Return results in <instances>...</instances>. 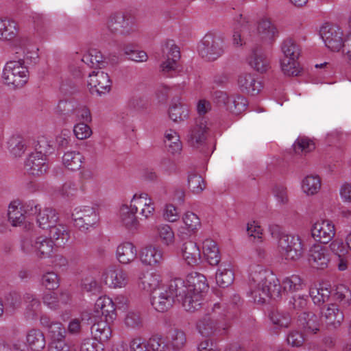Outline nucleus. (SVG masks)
I'll return each mask as SVG.
<instances>
[{
    "label": "nucleus",
    "mask_w": 351,
    "mask_h": 351,
    "mask_svg": "<svg viewBox=\"0 0 351 351\" xmlns=\"http://www.w3.org/2000/svg\"><path fill=\"white\" fill-rule=\"evenodd\" d=\"M220 304L216 303L213 307V315H205L196 323L199 332L204 337L221 336L227 335L230 327L229 323L221 322L217 316V309H220Z\"/></svg>",
    "instance_id": "obj_1"
},
{
    "label": "nucleus",
    "mask_w": 351,
    "mask_h": 351,
    "mask_svg": "<svg viewBox=\"0 0 351 351\" xmlns=\"http://www.w3.org/2000/svg\"><path fill=\"white\" fill-rule=\"evenodd\" d=\"M284 58L280 60L282 71L288 76H297L300 73L299 63L297 61L300 56V47L291 38L285 39L281 45Z\"/></svg>",
    "instance_id": "obj_2"
},
{
    "label": "nucleus",
    "mask_w": 351,
    "mask_h": 351,
    "mask_svg": "<svg viewBox=\"0 0 351 351\" xmlns=\"http://www.w3.org/2000/svg\"><path fill=\"white\" fill-rule=\"evenodd\" d=\"M3 78L8 85H12L14 88L23 87L28 80V70L24 66V60L19 59L6 63Z\"/></svg>",
    "instance_id": "obj_3"
},
{
    "label": "nucleus",
    "mask_w": 351,
    "mask_h": 351,
    "mask_svg": "<svg viewBox=\"0 0 351 351\" xmlns=\"http://www.w3.org/2000/svg\"><path fill=\"white\" fill-rule=\"evenodd\" d=\"M278 247L286 260L296 261L304 252V245L300 237L294 234H281L278 239Z\"/></svg>",
    "instance_id": "obj_4"
},
{
    "label": "nucleus",
    "mask_w": 351,
    "mask_h": 351,
    "mask_svg": "<svg viewBox=\"0 0 351 351\" xmlns=\"http://www.w3.org/2000/svg\"><path fill=\"white\" fill-rule=\"evenodd\" d=\"M223 38L219 35L208 32L202 40L199 53L203 58L209 61H214L224 52Z\"/></svg>",
    "instance_id": "obj_5"
},
{
    "label": "nucleus",
    "mask_w": 351,
    "mask_h": 351,
    "mask_svg": "<svg viewBox=\"0 0 351 351\" xmlns=\"http://www.w3.org/2000/svg\"><path fill=\"white\" fill-rule=\"evenodd\" d=\"M107 27L112 34L127 36L134 31V19L125 13H114L110 16Z\"/></svg>",
    "instance_id": "obj_6"
},
{
    "label": "nucleus",
    "mask_w": 351,
    "mask_h": 351,
    "mask_svg": "<svg viewBox=\"0 0 351 351\" xmlns=\"http://www.w3.org/2000/svg\"><path fill=\"white\" fill-rule=\"evenodd\" d=\"M319 34L325 45L331 51H339L343 48V32L339 27L325 24L321 27Z\"/></svg>",
    "instance_id": "obj_7"
},
{
    "label": "nucleus",
    "mask_w": 351,
    "mask_h": 351,
    "mask_svg": "<svg viewBox=\"0 0 351 351\" xmlns=\"http://www.w3.org/2000/svg\"><path fill=\"white\" fill-rule=\"evenodd\" d=\"M88 86L91 94L101 95L110 92L112 82L107 73L102 71H93L88 75Z\"/></svg>",
    "instance_id": "obj_8"
},
{
    "label": "nucleus",
    "mask_w": 351,
    "mask_h": 351,
    "mask_svg": "<svg viewBox=\"0 0 351 351\" xmlns=\"http://www.w3.org/2000/svg\"><path fill=\"white\" fill-rule=\"evenodd\" d=\"M74 226L81 231L93 227L98 221V215L93 207L85 206L72 214Z\"/></svg>",
    "instance_id": "obj_9"
},
{
    "label": "nucleus",
    "mask_w": 351,
    "mask_h": 351,
    "mask_svg": "<svg viewBox=\"0 0 351 351\" xmlns=\"http://www.w3.org/2000/svg\"><path fill=\"white\" fill-rule=\"evenodd\" d=\"M311 235L314 239L320 243H328L335 237V226L328 220H322L315 222L311 229Z\"/></svg>",
    "instance_id": "obj_10"
},
{
    "label": "nucleus",
    "mask_w": 351,
    "mask_h": 351,
    "mask_svg": "<svg viewBox=\"0 0 351 351\" xmlns=\"http://www.w3.org/2000/svg\"><path fill=\"white\" fill-rule=\"evenodd\" d=\"M330 260V254L326 247L320 245H314L310 248L308 261L311 267L324 269L328 267Z\"/></svg>",
    "instance_id": "obj_11"
},
{
    "label": "nucleus",
    "mask_w": 351,
    "mask_h": 351,
    "mask_svg": "<svg viewBox=\"0 0 351 351\" xmlns=\"http://www.w3.org/2000/svg\"><path fill=\"white\" fill-rule=\"evenodd\" d=\"M130 208L136 213L140 211L141 216L145 219L153 216L155 210L152 199L145 193L135 194L131 201Z\"/></svg>",
    "instance_id": "obj_12"
},
{
    "label": "nucleus",
    "mask_w": 351,
    "mask_h": 351,
    "mask_svg": "<svg viewBox=\"0 0 351 351\" xmlns=\"http://www.w3.org/2000/svg\"><path fill=\"white\" fill-rule=\"evenodd\" d=\"M207 129L206 121L203 117L196 119L195 124L191 126L187 134L188 143L195 147L202 145L206 139Z\"/></svg>",
    "instance_id": "obj_13"
},
{
    "label": "nucleus",
    "mask_w": 351,
    "mask_h": 351,
    "mask_svg": "<svg viewBox=\"0 0 351 351\" xmlns=\"http://www.w3.org/2000/svg\"><path fill=\"white\" fill-rule=\"evenodd\" d=\"M151 304L158 312H166L170 309L174 303L173 296L167 291V288L154 290L151 293Z\"/></svg>",
    "instance_id": "obj_14"
},
{
    "label": "nucleus",
    "mask_w": 351,
    "mask_h": 351,
    "mask_svg": "<svg viewBox=\"0 0 351 351\" xmlns=\"http://www.w3.org/2000/svg\"><path fill=\"white\" fill-rule=\"evenodd\" d=\"M257 280H263L265 283L267 298L276 300L281 298L282 287L279 280L273 274H267L265 271H260L257 274Z\"/></svg>",
    "instance_id": "obj_15"
},
{
    "label": "nucleus",
    "mask_w": 351,
    "mask_h": 351,
    "mask_svg": "<svg viewBox=\"0 0 351 351\" xmlns=\"http://www.w3.org/2000/svg\"><path fill=\"white\" fill-rule=\"evenodd\" d=\"M95 312L101 314L107 322H113L117 317L115 304L108 297L99 298L95 304Z\"/></svg>",
    "instance_id": "obj_16"
},
{
    "label": "nucleus",
    "mask_w": 351,
    "mask_h": 351,
    "mask_svg": "<svg viewBox=\"0 0 351 351\" xmlns=\"http://www.w3.org/2000/svg\"><path fill=\"white\" fill-rule=\"evenodd\" d=\"M105 284L110 287L121 288L128 283L127 274L121 269L110 268L103 274Z\"/></svg>",
    "instance_id": "obj_17"
},
{
    "label": "nucleus",
    "mask_w": 351,
    "mask_h": 351,
    "mask_svg": "<svg viewBox=\"0 0 351 351\" xmlns=\"http://www.w3.org/2000/svg\"><path fill=\"white\" fill-rule=\"evenodd\" d=\"M238 85L243 93L256 95L261 90L262 85L251 73H241L238 77Z\"/></svg>",
    "instance_id": "obj_18"
},
{
    "label": "nucleus",
    "mask_w": 351,
    "mask_h": 351,
    "mask_svg": "<svg viewBox=\"0 0 351 351\" xmlns=\"http://www.w3.org/2000/svg\"><path fill=\"white\" fill-rule=\"evenodd\" d=\"M47 157L32 153L25 162V168L29 174L41 176L45 173L48 169Z\"/></svg>",
    "instance_id": "obj_19"
},
{
    "label": "nucleus",
    "mask_w": 351,
    "mask_h": 351,
    "mask_svg": "<svg viewBox=\"0 0 351 351\" xmlns=\"http://www.w3.org/2000/svg\"><path fill=\"white\" fill-rule=\"evenodd\" d=\"M248 63L254 70L261 73L266 72L270 68L269 59L259 47L252 49V54L248 58Z\"/></svg>",
    "instance_id": "obj_20"
},
{
    "label": "nucleus",
    "mask_w": 351,
    "mask_h": 351,
    "mask_svg": "<svg viewBox=\"0 0 351 351\" xmlns=\"http://www.w3.org/2000/svg\"><path fill=\"white\" fill-rule=\"evenodd\" d=\"M182 255L186 263L191 266L197 265L201 262V252L196 243L189 241L182 247Z\"/></svg>",
    "instance_id": "obj_21"
},
{
    "label": "nucleus",
    "mask_w": 351,
    "mask_h": 351,
    "mask_svg": "<svg viewBox=\"0 0 351 351\" xmlns=\"http://www.w3.org/2000/svg\"><path fill=\"white\" fill-rule=\"evenodd\" d=\"M189 293H197L204 295L208 290V285L204 275L192 272L187 276Z\"/></svg>",
    "instance_id": "obj_22"
},
{
    "label": "nucleus",
    "mask_w": 351,
    "mask_h": 351,
    "mask_svg": "<svg viewBox=\"0 0 351 351\" xmlns=\"http://www.w3.org/2000/svg\"><path fill=\"white\" fill-rule=\"evenodd\" d=\"M325 322L329 329H336L339 327L343 321V313L335 304H330L323 313Z\"/></svg>",
    "instance_id": "obj_23"
},
{
    "label": "nucleus",
    "mask_w": 351,
    "mask_h": 351,
    "mask_svg": "<svg viewBox=\"0 0 351 351\" xmlns=\"http://www.w3.org/2000/svg\"><path fill=\"white\" fill-rule=\"evenodd\" d=\"M257 274L258 273H255L250 280V294L254 302L263 304L267 298L266 289H265L266 285L264 281L257 280Z\"/></svg>",
    "instance_id": "obj_24"
},
{
    "label": "nucleus",
    "mask_w": 351,
    "mask_h": 351,
    "mask_svg": "<svg viewBox=\"0 0 351 351\" xmlns=\"http://www.w3.org/2000/svg\"><path fill=\"white\" fill-rule=\"evenodd\" d=\"M136 247L130 242H124L117 247V257L121 263H130L136 259Z\"/></svg>",
    "instance_id": "obj_25"
},
{
    "label": "nucleus",
    "mask_w": 351,
    "mask_h": 351,
    "mask_svg": "<svg viewBox=\"0 0 351 351\" xmlns=\"http://www.w3.org/2000/svg\"><path fill=\"white\" fill-rule=\"evenodd\" d=\"M111 322L104 321H99L95 322L91 326V334L95 339L100 342L107 341L111 337L112 330L110 327Z\"/></svg>",
    "instance_id": "obj_26"
},
{
    "label": "nucleus",
    "mask_w": 351,
    "mask_h": 351,
    "mask_svg": "<svg viewBox=\"0 0 351 351\" xmlns=\"http://www.w3.org/2000/svg\"><path fill=\"white\" fill-rule=\"evenodd\" d=\"M58 219L56 210L51 208L40 209L37 215V222L43 229L49 228L56 223Z\"/></svg>",
    "instance_id": "obj_27"
},
{
    "label": "nucleus",
    "mask_w": 351,
    "mask_h": 351,
    "mask_svg": "<svg viewBox=\"0 0 351 351\" xmlns=\"http://www.w3.org/2000/svg\"><path fill=\"white\" fill-rule=\"evenodd\" d=\"M167 289L173 299L176 298L180 302L182 301L189 291L188 285H186L184 280L181 278H175L171 280Z\"/></svg>",
    "instance_id": "obj_28"
},
{
    "label": "nucleus",
    "mask_w": 351,
    "mask_h": 351,
    "mask_svg": "<svg viewBox=\"0 0 351 351\" xmlns=\"http://www.w3.org/2000/svg\"><path fill=\"white\" fill-rule=\"evenodd\" d=\"M188 107L180 102L179 99L173 101L169 109V118L174 122H180L189 117Z\"/></svg>",
    "instance_id": "obj_29"
},
{
    "label": "nucleus",
    "mask_w": 351,
    "mask_h": 351,
    "mask_svg": "<svg viewBox=\"0 0 351 351\" xmlns=\"http://www.w3.org/2000/svg\"><path fill=\"white\" fill-rule=\"evenodd\" d=\"M204 256L210 265H217L221 256L217 243L210 239H206L203 243Z\"/></svg>",
    "instance_id": "obj_30"
},
{
    "label": "nucleus",
    "mask_w": 351,
    "mask_h": 351,
    "mask_svg": "<svg viewBox=\"0 0 351 351\" xmlns=\"http://www.w3.org/2000/svg\"><path fill=\"white\" fill-rule=\"evenodd\" d=\"M19 27L16 21L10 19H0V39L11 40L16 38Z\"/></svg>",
    "instance_id": "obj_31"
},
{
    "label": "nucleus",
    "mask_w": 351,
    "mask_h": 351,
    "mask_svg": "<svg viewBox=\"0 0 351 351\" xmlns=\"http://www.w3.org/2000/svg\"><path fill=\"white\" fill-rule=\"evenodd\" d=\"M49 229V239L54 241L56 245H64L70 238V233L63 225L54 224Z\"/></svg>",
    "instance_id": "obj_32"
},
{
    "label": "nucleus",
    "mask_w": 351,
    "mask_h": 351,
    "mask_svg": "<svg viewBox=\"0 0 351 351\" xmlns=\"http://www.w3.org/2000/svg\"><path fill=\"white\" fill-rule=\"evenodd\" d=\"M140 258L143 263L147 265H155L162 260V253L154 247L147 246L141 250Z\"/></svg>",
    "instance_id": "obj_33"
},
{
    "label": "nucleus",
    "mask_w": 351,
    "mask_h": 351,
    "mask_svg": "<svg viewBox=\"0 0 351 351\" xmlns=\"http://www.w3.org/2000/svg\"><path fill=\"white\" fill-rule=\"evenodd\" d=\"M299 325L306 332L316 333L319 329L318 317L313 313L303 312L298 317Z\"/></svg>",
    "instance_id": "obj_34"
},
{
    "label": "nucleus",
    "mask_w": 351,
    "mask_h": 351,
    "mask_svg": "<svg viewBox=\"0 0 351 351\" xmlns=\"http://www.w3.org/2000/svg\"><path fill=\"white\" fill-rule=\"evenodd\" d=\"M258 32L262 39L272 41L278 36V31L271 21L266 18L262 19L258 25Z\"/></svg>",
    "instance_id": "obj_35"
},
{
    "label": "nucleus",
    "mask_w": 351,
    "mask_h": 351,
    "mask_svg": "<svg viewBox=\"0 0 351 351\" xmlns=\"http://www.w3.org/2000/svg\"><path fill=\"white\" fill-rule=\"evenodd\" d=\"M203 301V294L188 291L181 302L186 311L195 312L202 308Z\"/></svg>",
    "instance_id": "obj_36"
},
{
    "label": "nucleus",
    "mask_w": 351,
    "mask_h": 351,
    "mask_svg": "<svg viewBox=\"0 0 351 351\" xmlns=\"http://www.w3.org/2000/svg\"><path fill=\"white\" fill-rule=\"evenodd\" d=\"M53 241L45 237H38L34 242V247L40 258L49 257L55 245Z\"/></svg>",
    "instance_id": "obj_37"
},
{
    "label": "nucleus",
    "mask_w": 351,
    "mask_h": 351,
    "mask_svg": "<svg viewBox=\"0 0 351 351\" xmlns=\"http://www.w3.org/2000/svg\"><path fill=\"white\" fill-rule=\"evenodd\" d=\"M82 61L90 67L100 69L105 67L106 62L104 60L101 53L96 49H90L82 57Z\"/></svg>",
    "instance_id": "obj_38"
},
{
    "label": "nucleus",
    "mask_w": 351,
    "mask_h": 351,
    "mask_svg": "<svg viewBox=\"0 0 351 351\" xmlns=\"http://www.w3.org/2000/svg\"><path fill=\"white\" fill-rule=\"evenodd\" d=\"M27 342L29 348L34 351H41L46 344L43 333L37 329L29 331L27 335Z\"/></svg>",
    "instance_id": "obj_39"
},
{
    "label": "nucleus",
    "mask_w": 351,
    "mask_h": 351,
    "mask_svg": "<svg viewBox=\"0 0 351 351\" xmlns=\"http://www.w3.org/2000/svg\"><path fill=\"white\" fill-rule=\"evenodd\" d=\"M84 158L78 152H66L62 157L64 166L71 171H76L81 168Z\"/></svg>",
    "instance_id": "obj_40"
},
{
    "label": "nucleus",
    "mask_w": 351,
    "mask_h": 351,
    "mask_svg": "<svg viewBox=\"0 0 351 351\" xmlns=\"http://www.w3.org/2000/svg\"><path fill=\"white\" fill-rule=\"evenodd\" d=\"M234 280L233 270L229 266L228 268H220L216 274V282L217 285L223 288L231 285Z\"/></svg>",
    "instance_id": "obj_41"
},
{
    "label": "nucleus",
    "mask_w": 351,
    "mask_h": 351,
    "mask_svg": "<svg viewBox=\"0 0 351 351\" xmlns=\"http://www.w3.org/2000/svg\"><path fill=\"white\" fill-rule=\"evenodd\" d=\"M321 189V180L318 176H307L302 181V189L308 195L316 194Z\"/></svg>",
    "instance_id": "obj_42"
},
{
    "label": "nucleus",
    "mask_w": 351,
    "mask_h": 351,
    "mask_svg": "<svg viewBox=\"0 0 351 351\" xmlns=\"http://www.w3.org/2000/svg\"><path fill=\"white\" fill-rule=\"evenodd\" d=\"M166 140L165 141L166 147L169 152L172 154L178 153L182 149V143L179 139V136L176 132L169 130L165 134Z\"/></svg>",
    "instance_id": "obj_43"
},
{
    "label": "nucleus",
    "mask_w": 351,
    "mask_h": 351,
    "mask_svg": "<svg viewBox=\"0 0 351 351\" xmlns=\"http://www.w3.org/2000/svg\"><path fill=\"white\" fill-rule=\"evenodd\" d=\"M247 106V101L245 97L236 95L230 98L227 109L234 114H239L246 109Z\"/></svg>",
    "instance_id": "obj_44"
},
{
    "label": "nucleus",
    "mask_w": 351,
    "mask_h": 351,
    "mask_svg": "<svg viewBox=\"0 0 351 351\" xmlns=\"http://www.w3.org/2000/svg\"><path fill=\"white\" fill-rule=\"evenodd\" d=\"M188 185L191 191L197 194L202 193L206 188V183L203 178L195 172L189 174Z\"/></svg>",
    "instance_id": "obj_45"
},
{
    "label": "nucleus",
    "mask_w": 351,
    "mask_h": 351,
    "mask_svg": "<svg viewBox=\"0 0 351 351\" xmlns=\"http://www.w3.org/2000/svg\"><path fill=\"white\" fill-rule=\"evenodd\" d=\"M8 216L9 221L14 226L21 223L25 220L22 208L19 207L16 202H12L10 204L8 210Z\"/></svg>",
    "instance_id": "obj_46"
},
{
    "label": "nucleus",
    "mask_w": 351,
    "mask_h": 351,
    "mask_svg": "<svg viewBox=\"0 0 351 351\" xmlns=\"http://www.w3.org/2000/svg\"><path fill=\"white\" fill-rule=\"evenodd\" d=\"M269 318L274 325L285 328L289 327L291 320L289 313L280 311L278 309L274 310L270 313Z\"/></svg>",
    "instance_id": "obj_47"
},
{
    "label": "nucleus",
    "mask_w": 351,
    "mask_h": 351,
    "mask_svg": "<svg viewBox=\"0 0 351 351\" xmlns=\"http://www.w3.org/2000/svg\"><path fill=\"white\" fill-rule=\"evenodd\" d=\"M330 291L324 288H311L309 291L313 302L315 304L320 305L327 302L330 297Z\"/></svg>",
    "instance_id": "obj_48"
},
{
    "label": "nucleus",
    "mask_w": 351,
    "mask_h": 351,
    "mask_svg": "<svg viewBox=\"0 0 351 351\" xmlns=\"http://www.w3.org/2000/svg\"><path fill=\"white\" fill-rule=\"evenodd\" d=\"M315 148V144L306 137H299L293 144V149L296 154L308 153Z\"/></svg>",
    "instance_id": "obj_49"
},
{
    "label": "nucleus",
    "mask_w": 351,
    "mask_h": 351,
    "mask_svg": "<svg viewBox=\"0 0 351 351\" xmlns=\"http://www.w3.org/2000/svg\"><path fill=\"white\" fill-rule=\"evenodd\" d=\"M51 341L64 340L66 331L63 324L60 322H53L48 329Z\"/></svg>",
    "instance_id": "obj_50"
},
{
    "label": "nucleus",
    "mask_w": 351,
    "mask_h": 351,
    "mask_svg": "<svg viewBox=\"0 0 351 351\" xmlns=\"http://www.w3.org/2000/svg\"><path fill=\"white\" fill-rule=\"evenodd\" d=\"M136 213L131 208L129 210L128 206H123L121 208V220L126 228H132L136 226L138 221L135 216Z\"/></svg>",
    "instance_id": "obj_51"
},
{
    "label": "nucleus",
    "mask_w": 351,
    "mask_h": 351,
    "mask_svg": "<svg viewBox=\"0 0 351 351\" xmlns=\"http://www.w3.org/2000/svg\"><path fill=\"white\" fill-rule=\"evenodd\" d=\"M301 278L296 275L286 278L282 281L283 292H295L302 289Z\"/></svg>",
    "instance_id": "obj_52"
},
{
    "label": "nucleus",
    "mask_w": 351,
    "mask_h": 351,
    "mask_svg": "<svg viewBox=\"0 0 351 351\" xmlns=\"http://www.w3.org/2000/svg\"><path fill=\"white\" fill-rule=\"evenodd\" d=\"M182 220L187 230L191 232H195L201 226L199 217L192 212H186L184 215Z\"/></svg>",
    "instance_id": "obj_53"
},
{
    "label": "nucleus",
    "mask_w": 351,
    "mask_h": 351,
    "mask_svg": "<svg viewBox=\"0 0 351 351\" xmlns=\"http://www.w3.org/2000/svg\"><path fill=\"white\" fill-rule=\"evenodd\" d=\"M335 297L341 302L344 308L351 307V293L343 286L337 287Z\"/></svg>",
    "instance_id": "obj_54"
},
{
    "label": "nucleus",
    "mask_w": 351,
    "mask_h": 351,
    "mask_svg": "<svg viewBox=\"0 0 351 351\" xmlns=\"http://www.w3.org/2000/svg\"><path fill=\"white\" fill-rule=\"evenodd\" d=\"M35 152L33 154L47 157V155L51 152L52 147L49 141L45 136L38 137L34 145Z\"/></svg>",
    "instance_id": "obj_55"
},
{
    "label": "nucleus",
    "mask_w": 351,
    "mask_h": 351,
    "mask_svg": "<svg viewBox=\"0 0 351 351\" xmlns=\"http://www.w3.org/2000/svg\"><path fill=\"white\" fill-rule=\"evenodd\" d=\"M77 105L75 101L61 100L58 104V112L60 115L70 116L75 113Z\"/></svg>",
    "instance_id": "obj_56"
},
{
    "label": "nucleus",
    "mask_w": 351,
    "mask_h": 351,
    "mask_svg": "<svg viewBox=\"0 0 351 351\" xmlns=\"http://www.w3.org/2000/svg\"><path fill=\"white\" fill-rule=\"evenodd\" d=\"M124 53L128 59L136 62H144L147 60V55L143 51H138L130 46L124 47Z\"/></svg>",
    "instance_id": "obj_57"
},
{
    "label": "nucleus",
    "mask_w": 351,
    "mask_h": 351,
    "mask_svg": "<svg viewBox=\"0 0 351 351\" xmlns=\"http://www.w3.org/2000/svg\"><path fill=\"white\" fill-rule=\"evenodd\" d=\"M142 283L144 289H147L148 291H150L151 293H152L154 290L161 288L159 287L158 276L152 274L145 276L143 278Z\"/></svg>",
    "instance_id": "obj_58"
},
{
    "label": "nucleus",
    "mask_w": 351,
    "mask_h": 351,
    "mask_svg": "<svg viewBox=\"0 0 351 351\" xmlns=\"http://www.w3.org/2000/svg\"><path fill=\"white\" fill-rule=\"evenodd\" d=\"M42 282L49 290H54L59 287L58 275L54 272H48L43 275Z\"/></svg>",
    "instance_id": "obj_59"
},
{
    "label": "nucleus",
    "mask_w": 351,
    "mask_h": 351,
    "mask_svg": "<svg viewBox=\"0 0 351 351\" xmlns=\"http://www.w3.org/2000/svg\"><path fill=\"white\" fill-rule=\"evenodd\" d=\"M186 341V335L184 331L175 329L171 334V344L174 349L182 348Z\"/></svg>",
    "instance_id": "obj_60"
},
{
    "label": "nucleus",
    "mask_w": 351,
    "mask_h": 351,
    "mask_svg": "<svg viewBox=\"0 0 351 351\" xmlns=\"http://www.w3.org/2000/svg\"><path fill=\"white\" fill-rule=\"evenodd\" d=\"M158 234L162 242L169 245L174 241V234L169 225H163L158 228Z\"/></svg>",
    "instance_id": "obj_61"
},
{
    "label": "nucleus",
    "mask_w": 351,
    "mask_h": 351,
    "mask_svg": "<svg viewBox=\"0 0 351 351\" xmlns=\"http://www.w3.org/2000/svg\"><path fill=\"white\" fill-rule=\"evenodd\" d=\"M125 324L128 327L138 328L143 326V320L137 312H129L125 318Z\"/></svg>",
    "instance_id": "obj_62"
},
{
    "label": "nucleus",
    "mask_w": 351,
    "mask_h": 351,
    "mask_svg": "<svg viewBox=\"0 0 351 351\" xmlns=\"http://www.w3.org/2000/svg\"><path fill=\"white\" fill-rule=\"evenodd\" d=\"M287 341L293 347H300L303 345L305 339L303 333L301 332L292 330L288 334Z\"/></svg>",
    "instance_id": "obj_63"
},
{
    "label": "nucleus",
    "mask_w": 351,
    "mask_h": 351,
    "mask_svg": "<svg viewBox=\"0 0 351 351\" xmlns=\"http://www.w3.org/2000/svg\"><path fill=\"white\" fill-rule=\"evenodd\" d=\"M73 132L75 136L80 140L88 138L92 134L90 128L84 123L76 124L74 126Z\"/></svg>",
    "instance_id": "obj_64"
}]
</instances>
